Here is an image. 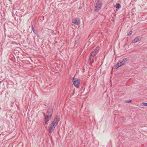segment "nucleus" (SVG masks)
Returning <instances> with one entry per match:
<instances>
[{"label": "nucleus", "instance_id": "6", "mask_svg": "<svg viewBox=\"0 0 147 147\" xmlns=\"http://www.w3.org/2000/svg\"><path fill=\"white\" fill-rule=\"evenodd\" d=\"M79 19L78 18H76L74 19H73L72 20V23L76 25H79Z\"/></svg>", "mask_w": 147, "mask_h": 147}, {"label": "nucleus", "instance_id": "5", "mask_svg": "<svg viewBox=\"0 0 147 147\" xmlns=\"http://www.w3.org/2000/svg\"><path fill=\"white\" fill-rule=\"evenodd\" d=\"M72 82L75 86L78 88L79 87V84L80 83V81L78 80L77 78H73L72 79Z\"/></svg>", "mask_w": 147, "mask_h": 147}, {"label": "nucleus", "instance_id": "3", "mask_svg": "<svg viewBox=\"0 0 147 147\" xmlns=\"http://www.w3.org/2000/svg\"><path fill=\"white\" fill-rule=\"evenodd\" d=\"M102 6V3L101 2L97 1L96 3V5L95 6V10L96 11H99L101 8Z\"/></svg>", "mask_w": 147, "mask_h": 147}, {"label": "nucleus", "instance_id": "16", "mask_svg": "<svg viewBox=\"0 0 147 147\" xmlns=\"http://www.w3.org/2000/svg\"><path fill=\"white\" fill-rule=\"evenodd\" d=\"M132 33V31H130L129 34H128L129 35H130Z\"/></svg>", "mask_w": 147, "mask_h": 147}, {"label": "nucleus", "instance_id": "12", "mask_svg": "<svg viewBox=\"0 0 147 147\" xmlns=\"http://www.w3.org/2000/svg\"><path fill=\"white\" fill-rule=\"evenodd\" d=\"M119 63H120V65H121V66L122 65H124L125 63L123 62V61H120L119 62Z\"/></svg>", "mask_w": 147, "mask_h": 147}, {"label": "nucleus", "instance_id": "14", "mask_svg": "<svg viewBox=\"0 0 147 147\" xmlns=\"http://www.w3.org/2000/svg\"><path fill=\"white\" fill-rule=\"evenodd\" d=\"M125 102L126 103H129V102H132V100H126L125 101Z\"/></svg>", "mask_w": 147, "mask_h": 147}, {"label": "nucleus", "instance_id": "7", "mask_svg": "<svg viewBox=\"0 0 147 147\" xmlns=\"http://www.w3.org/2000/svg\"><path fill=\"white\" fill-rule=\"evenodd\" d=\"M94 56H91L90 55L89 56V64L90 65H92V63L94 62Z\"/></svg>", "mask_w": 147, "mask_h": 147}, {"label": "nucleus", "instance_id": "1", "mask_svg": "<svg viewBox=\"0 0 147 147\" xmlns=\"http://www.w3.org/2000/svg\"><path fill=\"white\" fill-rule=\"evenodd\" d=\"M53 110V107L52 106H50L47 109L46 113H43L44 115L45 116V120L43 123L44 125H45L47 123V122L51 118L52 115Z\"/></svg>", "mask_w": 147, "mask_h": 147}, {"label": "nucleus", "instance_id": "17", "mask_svg": "<svg viewBox=\"0 0 147 147\" xmlns=\"http://www.w3.org/2000/svg\"><path fill=\"white\" fill-rule=\"evenodd\" d=\"M116 65H120V63H117Z\"/></svg>", "mask_w": 147, "mask_h": 147}, {"label": "nucleus", "instance_id": "10", "mask_svg": "<svg viewBox=\"0 0 147 147\" xmlns=\"http://www.w3.org/2000/svg\"><path fill=\"white\" fill-rule=\"evenodd\" d=\"M121 7V5L119 3H117L115 5V7L117 9H119Z\"/></svg>", "mask_w": 147, "mask_h": 147}, {"label": "nucleus", "instance_id": "15", "mask_svg": "<svg viewBox=\"0 0 147 147\" xmlns=\"http://www.w3.org/2000/svg\"><path fill=\"white\" fill-rule=\"evenodd\" d=\"M142 104V105L147 106V103L143 102Z\"/></svg>", "mask_w": 147, "mask_h": 147}, {"label": "nucleus", "instance_id": "18", "mask_svg": "<svg viewBox=\"0 0 147 147\" xmlns=\"http://www.w3.org/2000/svg\"><path fill=\"white\" fill-rule=\"evenodd\" d=\"M81 7H79V9H81Z\"/></svg>", "mask_w": 147, "mask_h": 147}, {"label": "nucleus", "instance_id": "13", "mask_svg": "<svg viewBox=\"0 0 147 147\" xmlns=\"http://www.w3.org/2000/svg\"><path fill=\"white\" fill-rule=\"evenodd\" d=\"M120 66H121V65H117L116 64L115 65L114 67L115 69H117L119 67H120Z\"/></svg>", "mask_w": 147, "mask_h": 147}, {"label": "nucleus", "instance_id": "8", "mask_svg": "<svg viewBox=\"0 0 147 147\" xmlns=\"http://www.w3.org/2000/svg\"><path fill=\"white\" fill-rule=\"evenodd\" d=\"M141 40V38L140 36H138L136 38H135V39H133L132 42V43H135L137 42L138 41H140Z\"/></svg>", "mask_w": 147, "mask_h": 147}, {"label": "nucleus", "instance_id": "2", "mask_svg": "<svg viewBox=\"0 0 147 147\" xmlns=\"http://www.w3.org/2000/svg\"><path fill=\"white\" fill-rule=\"evenodd\" d=\"M60 117L57 116L54 119L50 124V127L49 130V132L51 133L55 129V127L57 125L59 121Z\"/></svg>", "mask_w": 147, "mask_h": 147}, {"label": "nucleus", "instance_id": "4", "mask_svg": "<svg viewBox=\"0 0 147 147\" xmlns=\"http://www.w3.org/2000/svg\"><path fill=\"white\" fill-rule=\"evenodd\" d=\"M99 49L100 48L99 47H96L95 49L93 50L90 53V55L91 56H95L98 53Z\"/></svg>", "mask_w": 147, "mask_h": 147}, {"label": "nucleus", "instance_id": "9", "mask_svg": "<svg viewBox=\"0 0 147 147\" xmlns=\"http://www.w3.org/2000/svg\"><path fill=\"white\" fill-rule=\"evenodd\" d=\"M31 28H32V30L34 33V34H36L38 37H39V35L37 33H38L37 32H35V29H34V28L33 27L32 25V26Z\"/></svg>", "mask_w": 147, "mask_h": 147}, {"label": "nucleus", "instance_id": "11", "mask_svg": "<svg viewBox=\"0 0 147 147\" xmlns=\"http://www.w3.org/2000/svg\"><path fill=\"white\" fill-rule=\"evenodd\" d=\"M129 60V59H128L127 58H125L123 59L122 61H123V62L125 63V62H126L127 61H128Z\"/></svg>", "mask_w": 147, "mask_h": 147}]
</instances>
